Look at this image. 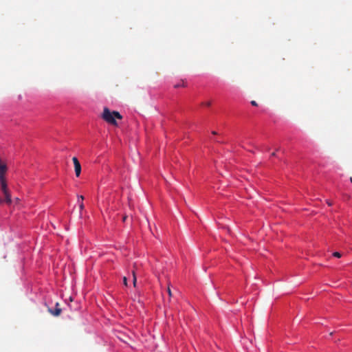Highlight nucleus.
Segmentation results:
<instances>
[{
  "instance_id": "f8f14e48",
  "label": "nucleus",
  "mask_w": 352,
  "mask_h": 352,
  "mask_svg": "<svg viewBox=\"0 0 352 352\" xmlns=\"http://www.w3.org/2000/svg\"><path fill=\"white\" fill-rule=\"evenodd\" d=\"M327 204H328L329 206H331L332 205V202H331V201H329V200H328V201H327Z\"/></svg>"
},
{
  "instance_id": "9b49d317",
  "label": "nucleus",
  "mask_w": 352,
  "mask_h": 352,
  "mask_svg": "<svg viewBox=\"0 0 352 352\" xmlns=\"http://www.w3.org/2000/svg\"><path fill=\"white\" fill-rule=\"evenodd\" d=\"M251 104L253 105V106H257L258 105L257 102L256 101H254V100L251 101Z\"/></svg>"
},
{
  "instance_id": "ddd939ff",
  "label": "nucleus",
  "mask_w": 352,
  "mask_h": 352,
  "mask_svg": "<svg viewBox=\"0 0 352 352\" xmlns=\"http://www.w3.org/2000/svg\"><path fill=\"white\" fill-rule=\"evenodd\" d=\"M271 155L273 156V157L276 156V153L275 152L272 153Z\"/></svg>"
},
{
  "instance_id": "20e7f679",
  "label": "nucleus",
  "mask_w": 352,
  "mask_h": 352,
  "mask_svg": "<svg viewBox=\"0 0 352 352\" xmlns=\"http://www.w3.org/2000/svg\"><path fill=\"white\" fill-rule=\"evenodd\" d=\"M79 199H81V202H80V204H79V208L82 210L84 209V204H83L84 197L82 195L78 196V201H79Z\"/></svg>"
},
{
  "instance_id": "f03ea898",
  "label": "nucleus",
  "mask_w": 352,
  "mask_h": 352,
  "mask_svg": "<svg viewBox=\"0 0 352 352\" xmlns=\"http://www.w3.org/2000/svg\"><path fill=\"white\" fill-rule=\"evenodd\" d=\"M72 161H73L74 165L76 175V177H79L80 175V173H81V165H80L78 160L76 157H74L72 158Z\"/></svg>"
},
{
  "instance_id": "f257e3e1",
  "label": "nucleus",
  "mask_w": 352,
  "mask_h": 352,
  "mask_svg": "<svg viewBox=\"0 0 352 352\" xmlns=\"http://www.w3.org/2000/svg\"><path fill=\"white\" fill-rule=\"evenodd\" d=\"M102 118L107 123L113 126H117L118 123L116 122V119L121 120L122 116L118 111H111L108 108L105 107L103 110Z\"/></svg>"
},
{
  "instance_id": "2eb2a0df",
  "label": "nucleus",
  "mask_w": 352,
  "mask_h": 352,
  "mask_svg": "<svg viewBox=\"0 0 352 352\" xmlns=\"http://www.w3.org/2000/svg\"><path fill=\"white\" fill-rule=\"evenodd\" d=\"M212 133L213 135H216V134H217V132H216V131H212Z\"/></svg>"
},
{
  "instance_id": "f3484780",
  "label": "nucleus",
  "mask_w": 352,
  "mask_h": 352,
  "mask_svg": "<svg viewBox=\"0 0 352 352\" xmlns=\"http://www.w3.org/2000/svg\"><path fill=\"white\" fill-rule=\"evenodd\" d=\"M2 201H3L2 199L0 198V204H1Z\"/></svg>"
},
{
  "instance_id": "4468645a",
  "label": "nucleus",
  "mask_w": 352,
  "mask_h": 352,
  "mask_svg": "<svg viewBox=\"0 0 352 352\" xmlns=\"http://www.w3.org/2000/svg\"><path fill=\"white\" fill-rule=\"evenodd\" d=\"M126 216H124V217H123V221H126Z\"/></svg>"
},
{
  "instance_id": "7ed1b4c3",
  "label": "nucleus",
  "mask_w": 352,
  "mask_h": 352,
  "mask_svg": "<svg viewBox=\"0 0 352 352\" xmlns=\"http://www.w3.org/2000/svg\"><path fill=\"white\" fill-rule=\"evenodd\" d=\"M61 309L59 307V303L58 302H56V308L54 310H53L51 308H49L48 309V311L53 316H58L60 313H61Z\"/></svg>"
},
{
  "instance_id": "dca6fc26",
  "label": "nucleus",
  "mask_w": 352,
  "mask_h": 352,
  "mask_svg": "<svg viewBox=\"0 0 352 352\" xmlns=\"http://www.w3.org/2000/svg\"><path fill=\"white\" fill-rule=\"evenodd\" d=\"M214 141H216L217 142H221L219 140H214Z\"/></svg>"
},
{
  "instance_id": "423d86ee",
  "label": "nucleus",
  "mask_w": 352,
  "mask_h": 352,
  "mask_svg": "<svg viewBox=\"0 0 352 352\" xmlns=\"http://www.w3.org/2000/svg\"><path fill=\"white\" fill-rule=\"evenodd\" d=\"M132 274H133V286L136 287L137 278H136L135 270H133Z\"/></svg>"
},
{
  "instance_id": "6e6552de",
  "label": "nucleus",
  "mask_w": 352,
  "mask_h": 352,
  "mask_svg": "<svg viewBox=\"0 0 352 352\" xmlns=\"http://www.w3.org/2000/svg\"><path fill=\"white\" fill-rule=\"evenodd\" d=\"M167 292H168V294L170 298L173 296L172 292H171L170 288L169 287H168V288H167Z\"/></svg>"
},
{
  "instance_id": "0eeeda50",
  "label": "nucleus",
  "mask_w": 352,
  "mask_h": 352,
  "mask_svg": "<svg viewBox=\"0 0 352 352\" xmlns=\"http://www.w3.org/2000/svg\"><path fill=\"white\" fill-rule=\"evenodd\" d=\"M333 256L335 257H337V258H340L341 257V254L338 252H335L333 254Z\"/></svg>"
},
{
  "instance_id": "9d476101",
  "label": "nucleus",
  "mask_w": 352,
  "mask_h": 352,
  "mask_svg": "<svg viewBox=\"0 0 352 352\" xmlns=\"http://www.w3.org/2000/svg\"><path fill=\"white\" fill-rule=\"evenodd\" d=\"M123 283L124 285L127 286V278L125 276L123 278Z\"/></svg>"
},
{
  "instance_id": "1a4fd4ad",
  "label": "nucleus",
  "mask_w": 352,
  "mask_h": 352,
  "mask_svg": "<svg viewBox=\"0 0 352 352\" xmlns=\"http://www.w3.org/2000/svg\"><path fill=\"white\" fill-rule=\"evenodd\" d=\"M202 105H204V106H206V107H210L211 105V102L210 101H208V102H203Z\"/></svg>"
},
{
  "instance_id": "39448f33",
  "label": "nucleus",
  "mask_w": 352,
  "mask_h": 352,
  "mask_svg": "<svg viewBox=\"0 0 352 352\" xmlns=\"http://www.w3.org/2000/svg\"><path fill=\"white\" fill-rule=\"evenodd\" d=\"M179 87H186V83L183 80H182L181 83H178V84H176L174 85L175 88H178Z\"/></svg>"
}]
</instances>
